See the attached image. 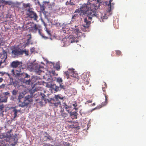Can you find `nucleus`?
Masks as SVG:
<instances>
[{
	"mask_svg": "<svg viewBox=\"0 0 146 146\" xmlns=\"http://www.w3.org/2000/svg\"><path fill=\"white\" fill-rule=\"evenodd\" d=\"M98 7L96 4L88 2L87 3H84L79 8L76 9V10L75 12L78 13L80 16L83 17L86 15L88 17V18H85L84 19V23L83 25V26L84 27L87 28H88L93 17H99V15L96 11Z\"/></svg>",
	"mask_w": 146,
	"mask_h": 146,
	"instance_id": "obj_1",
	"label": "nucleus"
},
{
	"mask_svg": "<svg viewBox=\"0 0 146 146\" xmlns=\"http://www.w3.org/2000/svg\"><path fill=\"white\" fill-rule=\"evenodd\" d=\"M64 98L63 97H61L58 95H55L54 98H51L50 100H48V102L50 103V106L56 108L59 106L61 105V102L59 99L63 100Z\"/></svg>",
	"mask_w": 146,
	"mask_h": 146,
	"instance_id": "obj_2",
	"label": "nucleus"
},
{
	"mask_svg": "<svg viewBox=\"0 0 146 146\" xmlns=\"http://www.w3.org/2000/svg\"><path fill=\"white\" fill-rule=\"evenodd\" d=\"M26 15L27 18L31 19L35 21H37L38 18V16L36 13L30 8L27 10Z\"/></svg>",
	"mask_w": 146,
	"mask_h": 146,
	"instance_id": "obj_3",
	"label": "nucleus"
},
{
	"mask_svg": "<svg viewBox=\"0 0 146 146\" xmlns=\"http://www.w3.org/2000/svg\"><path fill=\"white\" fill-rule=\"evenodd\" d=\"M23 63L21 62L18 60H15L12 62L10 64V66L13 68H16L19 67L20 69H23L22 67Z\"/></svg>",
	"mask_w": 146,
	"mask_h": 146,
	"instance_id": "obj_4",
	"label": "nucleus"
},
{
	"mask_svg": "<svg viewBox=\"0 0 146 146\" xmlns=\"http://www.w3.org/2000/svg\"><path fill=\"white\" fill-rule=\"evenodd\" d=\"M7 51L3 49L2 52L0 53V58L1 59L0 61V64L5 62L7 58Z\"/></svg>",
	"mask_w": 146,
	"mask_h": 146,
	"instance_id": "obj_5",
	"label": "nucleus"
},
{
	"mask_svg": "<svg viewBox=\"0 0 146 146\" xmlns=\"http://www.w3.org/2000/svg\"><path fill=\"white\" fill-rule=\"evenodd\" d=\"M11 75L16 78H19L23 76V73H21V69L19 70H16L15 71V70L13 69L11 71Z\"/></svg>",
	"mask_w": 146,
	"mask_h": 146,
	"instance_id": "obj_6",
	"label": "nucleus"
},
{
	"mask_svg": "<svg viewBox=\"0 0 146 146\" xmlns=\"http://www.w3.org/2000/svg\"><path fill=\"white\" fill-rule=\"evenodd\" d=\"M78 37L79 36H78L76 37L73 35H70L67 38H66V39L69 42L72 43L75 42H77L78 41Z\"/></svg>",
	"mask_w": 146,
	"mask_h": 146,
	"instance_id": "obj_7",
	"label": "nucleus"
},
{
	"mask_svg": "<svg viewBox=\"0 0 146 146\" xmlns=\"http://www.w3.org/2000/svg\"><path fill=\"white\" fill-rule=\"evenodd\" d=\"M33 68L34 71L38 74H40L42 72V69H43L42 66L37 64L34 65Z\"/></svg>",
	"mask_w": 146,
	"mask_h": 146,
	"instance_id": "obj_8",
	"label": "nucleus"
},
{
	"mask_svg": "<svg viewBox=\"0 0 146 146\" xmlns=\"http://www.w3.org/2000/svg\"><path fill=\"white\" fill-rule=\"evenodd\" d=\"M12 53L15 56L21 55V49L20 48L15 49L12 50Z\"/></svg>",
	"mask_w": 146,
	"mask_h": 146,
	"instance_id": "obj_9",
	"label": "nucleus"
},
{
	"mask_svg": "<svg viewBox=\"0 0 146 146\" xmlns=\"http://www.w3.org/2000/svg\"><path fill=\"white\" fill-rule=\"evenodd\" d=\"M75 27L76 28L74 29V31H75V32L77 33L76 34L77 35V36H78L79 37H80V36H82V33L81 32H80L79 31L78 28L77 27H76V26H75Z\"/></svg>",
	"mask_w": 146,
	"mask_h": 146,
	"instance_id": "obj_10",
	"label": "nucleus"
},
{
	"mask_svg": "<svg viewBox=\"0 0 146 146\" xmlns=\"http://www.w3.org/2000/svg\"><path fill=\"white\" fill-rule=\"evenodd\" d=\"M88 74L86 73H84L81 75V79L82 80V81L85 80L88 78L87 76Z\"/></svg>",
	"mask_w": 146,
	"mask_h": 146,
	"instance_id": "obj_11",
	"label": "nucleus"
},
{
	"mask_svg": "<svg viewBox=\"0 0 146 146\" xmlns=\"http://www.w3.org/2000/svg\"><path fill=\"white\" fill-rule=\"evenodd\" d=\"M105 96V102H102L101 104V107L102 106H104L106 105L108 103V96H107L106 94H104Z\"/></svg>",
	"mask_w": 146,
	"mask_h": 146,
	"instance_id": "obj_12",
	"label": "nucleus"
},
{
	"mask_svg": "<svg viewBox=\"0 0 146 146\" xmlns=\"http://www.w3.org/2000/svg\"><path fill=\"white\" fill-rule=\"evenodd\" d=\"M2 4L4 5L8 4L11 5V2L9 1H6L4 0H0V7Z\"/></svg>",
	"mask_w": 146,
	"mask_h": 146,
	"instance_id": "obj_13",
	"label": "nucleus"
},
{
	"mask_svg": "<svg viewBox=\"0 0 146 146\" xmlns=\"http://www.w3.org/2000/svg\"><path fill=\"white\" fill-rule=\"evenodd\" d=\"M20 103H21L19 104V106L22 107L27 106L29 104L28 103L25 102H21Z\"/></svg>",
	"mask_w": 146,
	"mask_h": 146,
	"instance_id": "obj_14",
	"label": "nucleus"
},
{
	"mask_svg": "<svg viewBox=\"0 0 146 146\" xmlns=\"http://www.w3.org/2000/svg\"><path fill=\"white\" fill-rule=\"evenodd\" d=\"M24 97V94L23 93H21L18 96V99L17 100L18 101V102H21V99L23 98Z\"/></svg>",
	"mask_w": 146,
	"mask_h": 146,
	"instance_id": "obj_15",
	"label": "nucleus"
},
{
	"mask_svg": "<svg viewBox=\"0 0 146 146\" xmlns=\"http://www.w3.org/2000/svg\"><path fill=\"white\" fill-rule=\"evenodd\" d=\"M63 104L64 107L65 108L66 111H67L68 113H69V111L67 109H68L71 108V106H68L65 103H64Z\"/></svg>",
	"mask_w": 146,
	"mask_h": 146,
	"instance_id": "obj_16",
	"label": "nucleus"
},
{
	"mask_svg": "<svg viewBox=\"0 0 146 146\" xmlns=\"http://www.w3.org/2000/svg\"><path fill=\"white\" fill-rule=\"evenodd\" d=\"M7 98L6 97H1L0 98V102H6Z\"/></svg>",
	"mask_w": 146,
	"mask_h": 146,
	"instance_id": "obj_17",
	"label": "nucleus"
},
{
	"mask_svg": "<svg viewBox=\"0 0 146 146\" xmlns=\"http://www.w3.org/2000/svg\"><path fill=\"white\" fill-rule=\"evenodd\" d=\"M54 68L57 70H59L60 69V63L59 62H57L54 66Z\"/></svg>",
	"mask_w": 146,
	"mask_h": 146,
	"instance_id": "obj_18",
	"label": "nucleus"
},
{
	"mask_svg": "<svg viewBox=\"0 0 146 146\" xmlns=\"http://www.w3.org/2000/svg\"><path fill=\"white\" fill-rule=\"evenodd\" d=\"M21 55H22L24 53L25 54L26 56H28L29 55V51L27 50L26 49L23 50L21 49Z\"/></svg>",
	"mask_w": 146,
	"mask_h": 146,
	"instance_id": "obj_19",
	"label": "nucleus"
},
{
	"mask_svg": "<svg viewBox=\"0 0 146 146\" xmlns=\"http://www.w3.org/2000/svg\"><path fill=\"white\" fill-rule=\"evenodd\" d=\"M38 30V32H39V34L41 36H42V37L43 38L45 39H48V37H47L46 36H45L43 33H41L40 29H39Z\"/></svg>",
	"mask_w": 146,
	"mask_h": 146,
	"instance_id": "obj_20",
	"label": "nucleus"
},
{
	"mask_svg": "<svg viewBox=\"0 0 146 146\" xmlns=\"http://www.w3.org/2000/svg\"><path fill=\"white\" fill-rule=\"evenodd\" d=\"M107 86L105 82H103L102 85V89L103 92L105 91L106 88H107Z\"/></svg>",
	"mask_w": 146,
	"mask_h": 146,
	"instance_id": "obj_21",
	"label": "nucleus"
},
{
	"mask_svg": "<svg viewBox=\"0 0 146 146\" xmlns=\"http://www.w3.org/2000/svg\"><path fill=\"white\" fill-rule=\"evenodd\" d=\"M27 36L28 37V38L27 40V44H28L31 41L30 40L31 38V35L30 34L28 35H27Z\"/></svg>",
	"mask_w": 146,
	"mask_h": 146,
	"instance_id": "obj_22",
	"label": "nucleus"
},
{
	"mask_svg": "<svg viewBox=\"0 0 146 146\" xmlns=\"http://www.w3.org/2000/svg\"><path fill=\"white\" fill-rule=\"evenodd\" d=\"M14 112L13 115H14V118L15 117L17 116V112L19 111L20 112L21 111L20 110H17V109H15L13 111Z\"/></svg>",
	"mask_w": 146,
	"mask_h": 146,
	"instance_id": "obj_23",
	"label": "nucleus"
},
{
	"mask_svg": "<svg viewBox=\"0 0 146 146\" xmlns=\"http://www.w3.org/2000/svg\"><path fill=\"white\" fill-rule=\"evenodd\" d=\"M23 6L25 8H27V7L29 8L30 5L29 3H27V4H25V3H23Z\"/></svg>",
	"mask_w": 146,
	"mask_h": 146,
	"instance_id": "obj_24",
	"label": "nucleus"
},
{
	"mask_svg": "<svg viewBox=\"0 0 146 146\" xmlns=\"http://www.w3.org/2000/svg\"><path fill=\"white\" fill-rule=\"evenodd\" d=\"M18 92L17 90L14 89L11 91V92L13 95L15 96L17 94Z\"/></svg>",
	"mask_w": 146,
	"mask_h": 146,
	"instance_id": "obj_25",
	"label": "nucleus"
},
{
	"mask_svg": "<svg viewBox=\"0 0 146 146\" xmlns=\"http://www.w3.org/2000/svg\"><path fill=\"white\" fill-rule=\"evenodd\" d=\"M61 90V88L60 86H56L55 87V89H54V91H55L56 92H58V91L60 90Z\"/></svg>",
	"mask_w": 146,
	"mask_h": 146,
	"instance_id": "obj_26",
	"label": "nucleus"
},
{
	"mask_svg": "<svg viewBox=\"0 0 146 146\" xmlns=\"http://www.w3.org/2000/svg\"><path fill=\"white\" fill-rule=\"evenodd\" d=\"M40 10L41 11H44L45 9V7L44 6V4H43L42 5L40 4Z\"/></svg>",
	"mask_w": 146,
	"mask_h": 146,
	"instance_id": "obj_27",
	"label": "nucleus"
},
{
	"mask_svg": "<svg viewBox=\"0 0 146 146\" xmlns=\"http://www.w3.org/2000/svg\"><path fill=\"white\" fill-rule=\"evenodd\" d=\"M57 81L60 84H61L62 82V80L61 78L59 77L57 78Z\"/></svg>",
	"mask_w": 146,
	"mask_h": 146,
	"instance_id": "obj_28",
	"label": "nucleus"
},
{
	"mask_svg": "<svg viewBox=\"0 0 146 146\" xmlns=\"http://www.w3.org/2000/svg\"><path fill=\"white\" fill-rule=\"evenodd\" d=\"M82 82L84 84L87 85L89 83V79H88L86 80L85 81L83 80L82 81Z\"/></svg>",
	"mask_w": 146,
	"mask_h": 146,
	"instance_id": "obj_29",
	"label": "nucleus"
},
{
	"mask_svg": "<svg viewBox=\"0 0 146 146\" xmlns=\"http://www.w3.org/2000/svg\"><path fill=\"white\" fill-rule=\"evenodd\" d=\"M62 146H70V144L66 142H63L62 143Z\"/></svg>",
	"mask_w": 146,
	"mask_h": 146,
	"instance_id": "obj_30",
	"label": "nucleus"
},
{
	"mask_svg": "<svg viewBox=\"0 0 146 146\" xmlns=\"http://www.w3.org/2000/svg\"><path fill=\"white\" fill-rule=\"evenodd\" d=\"M115 53L118 56H119L121 54V52L119 50H115Z\"/></svg>",
	"mask_w": 146,
	"mask_h": 146,
	"instance_id": "obj_31",
	"label": "nucleus"
},
{
	"mask_svg": "<svg viewBox=\"0 0 146 146\" xmlns=\"http://www.w3.org/2000/svg\"><path fill=\"white\" fill-rule=\"evenodd\" d=\"M61 116L64 117H66L68 116V114L62 112L61 113Z\"/></svg>",
	"mask_w": 146,
	"mask_h": 146,
	"instance_id": "obj_32",
	"label": "nucleus"
},
{
	"mask_svg": "<svg viewBox=\"0 0 146 146\" xmlns=\"http://www.w3.org/2000/svg\"><path fill=\"white\" fill-rule=\"evenodd\" d=\"M65 74L66 76V78L67 79H68L69 76V73L68 71H66L65 72Z\"/></svg>",
	"mask_w": 146,
	"mask_h": 146,
	"instance_id": "obj_33",
	"label": "nucleus"
},
{
	"mask_svg": "<svg viewBox=\"0 0 146 146\" xmlns=\"http://www.w3.org/2000/svg\"><path fill=\"white\" fill-rule=\"evenodd\" d=\"M23 76H25V78H28L30 77V76L27 73H23Z\"/></svg>",
	"mask_w": 146,
	"mask_h": 146,
	"instance_id": "obj_34",
	"label": "nucleus"
},
{
	"mask_svg": "<svg viewBox=\"0 0 146 146\" xmlns=\"http://www.w3.org/2000/svg\"><path fill=\"white\" fill-rule=\"evenodd\" d=\"M46 32L47 33L48 35L50 36H51V34L50 33V31H49L47 29H46Z\"/></svg>",
	"mask_w": 146,
	"mask_h": 146,
	"instance_id": "obj_35",
	"label": "nucleus"
},
{
	"mask_svg": "<svg viewBox=\"0 0 146 146\" xmlns=\"http://www.w3.org/2000/svg\"><path fill=\"white\" fill-rule=\"evenodd\" d=\"M33 28L36 31L38 29L37 26L36 24H35L33 26Z\"/></svg>",
	"mask_w": 146,
	"mask_h": 146,
	"instance_id": "obj_36",
	"label": "nucleus"
},
{
	"mask_svg": "<svg viewBox=\"0 0 146 146\" xmlns=\"http://www.w3.org/2000/svg\"><path fill=\"white\" fill-rule=\"evenodd\" d=\"M5 74H6L8 76H9V78L10 79H13V78L11 76V75L10 74H9V73H7V72H5Z\"/></svg>",
	"mask_w": 146,
	"mask_h": 146,
	"instance_id": "obj_37",
	"label": "nucleus"
},
{
	"mask_svg": "<svg viewBox=\"0 0 146 146\" xmlns=\"http://www.w3.org/2000/svg\"><path fill=\"white\" fill-rule=\"evenodd\" d=\"M71 128H76V129L77 127H76L74 125H70L69 126Z\"/></svg>",
	"mask_w": 146,
	"mask_h": 146,
	"instance_id": "obj_38",
	"label": "nucleus"
},
{
	"mask_svg": "<svg viewBox=\"0 0 146 146\" xmlns=\"http://www.w3.org/2000/svg\"><path fill=\"white\" fill-rule=\"evenodd\" d=\"M31 97V96L28 95V96H27L25 97V99L26 100H28L29 101H30V100H29V98Z\"/></svg>",
	"mask_w": 146,
	"mask_h": 146,
	"instance_id": "obj_39",
	"label": "nucleus"
},
{
	"mask_svg": "<svg viewBox=\"0 0 146 146\" xmlns=\"http://www.w3.org/2000/svg\"><path fill=\"white\" fill-rule=\"evenodd\" d=\"M60 86L61 88V90L62 89H65V87L63 85H62L61 84H60Z\"/></svg>",
	"mask_w": 146,
	"mask_h": 146,
	"instance_id": "obj_40",
	"label": "nucleus"
},
{
	"mask_svg": "<svg viewBox=\"0 0 146 146\" xmlns=\"http://www.w3.org/2000/svg\"><path fill=\"white\" fill-rule=\"evenodd\" d=\"M31 82V80H30V79H29V80H26V81H25V83H26V84H30V83Z\"/></svg>",
	"mask_w": 146,
	"mask_h": 146,
	"instance_id": "obj_41",
	"label": "nucleus"
},
{
	"mask_svg": "<svg viewBox=\"0 0 146 146\" xmlns=\"http://www.w3.org/2000/svg\"><path fill=\"white\" fill-rule=\"evenodd\" d=\"M109 6L110 8L108 9L107 12L110 13L111 11V5H109Z\"/></svg>",
	"mask_w": 146,
	"mask_h": 146,
	"instance_id": "obj_42",
	"label": "nucleus"
},
{
	"mask_svg": "<svg viewBox=\"0 0 146 146\" xmlns=\"http://www.w3.org/2000/svg\"><path fill=\"white\" fill-rule=\"evenodd\" d=\"M69 3V4L70 5H74V3L73 2H72L71 1V0H70V2Z\"/></svg>",
	"mask_w": 146,
	"mask_h": 146,
	"instance_id": "obj_43",
	"label": "nucleus"
},
{
	"mask_svg": "<svg viewBox=\"0 0 146 146\" xmlns=\"http://www.w3.org/2000/svg\"><path fill=\"white\" fill-rule=\"evenodd\" d=\"M69 71H70V72L73 74L74 73V70L73 69H70L69 70Z\"/></svg>",
	"mask_w": 146,
	"mask_h": 146,
	"instance_id": "obj_44",
	"label": "nucleus"
},
{
	"mask_svg": "<svg viewBox=\"0 0 146 146\" xmlns=\"http://www.w3.org/2000/svg\"><path fill=\"white\" fill-rule=\"evenodd\" d=\"M92 100H88L87 101H86V103L88 104V103H92Z\"/></svg>",
	"mask_w": 146,
	"mask_h": 146,
	"instance_id": "obj_45",
	"label": "nucleus"
},
{
	"mask_svg": "<svg viewBox=\"0 0 146 146\" xmlns=\"http://www.w3.org/2000/svg\"><path fill=\"white\" fill-rule=\"evenodd\" d=\"M72 105L74 107H76L77 106V104L75 102L74 104H72Z\"/></svg>",
	"mask_w": 146,
	"mask_h": 146,
	"instance_id": "obj_46",
	"label": "nucleus"
},
{
	"mask_svg": "<svg viewBox=\"0 0 146 146\" xmlns=\"http://www.w3.org/2000/svg\"><path fill=\"white\" fill-rule=\"evenodd\" d=\"M77 16H78V15L77 14H74V15H73L72 16V19H74V18L75 17H76Z\"/></svg>",
	"mask_w": 146,
	"mask_h": 146,
	"instance_id": "obj_47",
	"label": "nucleus"
},
{
	"mask_svg": "<svg viewBox=\"0 0 146 146\" xmlns=\"http://www.w3.org/2000/svg\"><path fill=\"white\" fill-rule=\"evenodd\" d=\"M113 0H110L109 1V3L108 4V6L109 5H111V2Z\"/></svg>",
	"mask_w": 146,
	"mask_h": 146,
	"instance_id": "obj_48",
	"label": "nucleus"
},
{
	"mask_svg": "<svg viewBox=\"0 0 146 146\" xmlns=\"http://www.w3.org/2000/svg\"><path fill=\"white\" fill-rule=\"evenodd\" d=\"M3 107L1 106H0V111H1L3 110Z\"/></svg>",
	"mask_w": 146,
	"mask_h": 146,
	"instance_id": "obj_49",
	"label": "nucleus"
},
{
	"mask_svg": "<svg viewBox=\"0 0 146 146\" xmlns=\"http://www.w3.org/2000/svg\"><path fill=\"white\" fill-rule=\"evenodd\" d=\"M3 80V79L2 78H0V83Z\"/></svg>",
	"mask_w": 146,
	"mask_h": 146,
	"instance_id": "obj_50",
	"label": "nucleus"
},
{
	"mask_svg": "<svg viewBox=\"0 0 146 146\" xmlns=\"http://www.w3.org/2000/svg\"><path fill=\"white\" fill-rule=\"evenodd\" d=\"M10 94L8 92H7L5 93V94L6 95H7L9 94Z\"/></svg>",
	"mask_w": 146,
	"mask_h": 146,
	"instance_id": "obj_51",
	"label": "nucleus"
},
{
	"mask_svg": "<svg viewBox=\"0 0 146 146\" xmlns=\"http://www.w3.org/2000/svg\"><path fill=\"white\" fill-rule=\"evenodd\" d=\"M69 4V3L68 2V1H67V2H66V5H68Z\"/></svg>",
	"mask_w": 146,
	"mask_h": 146,
	"instance_id": "obj_52",
	"label": "nucleus"
},
{
	"mask_svg": "<svg viewBox=\"0 0 146 146\" xmlns=\"http://www.w3.org/2000/svg\"><path fill=\"white\" fill-rule=\"evenodd\" d=\"M82 89L83 90H85V87L84 86H82Z\"/></svg>",
	"mask_w": 146,
	"mask_h": 146,
	"instance_id": "obj_53",
	"label": "nucleus"
},
{
	"mask_svg": "<svg viewBox=\"0 0 146 146\" xmlns=\"http://www.w3.org/2000/svg\"><path fill=\"white\" fill-rule=\"evenodd\" d=\"M101 0H97V2L98 3H100L101 2Z\"/></svg>",
	"mask_w": 146,
	"mask_h": 146,
	"instance_id": "obj_54",
	"label": "nucleus"
},
{
	"mask_svg": "<svg viewBox=\"0 0 146 146\" xmlns=\"http://www.w3.org/2000/svg\"><path fill=\"white\" fill-rule=\"evenodd\" d=\"M48 146V144H45V145L44 146Z\"/></svg>",
	"mask_w": 146,
	"mask_h": 146,
	"instance_id": "obj_55",
	"label": "nucleus"
},
{
	"mask_svg": "<svg viewBox=\"0 0 146 146\" xmlns=\"http://www.w3.org/2000/svg\"><path fill=\"white\" fill-rule=\"evenodd\" d=\"M64 111V110L63 109L62 110H61V111H60V112L62 113V112H63Z\"/></svg>",
	"mask_w": 146,
	"mask_h": 146,
	"instance_id": "obj_56",
	"label": "nucleus"
},
{
	"mask_svg": "<svg viewBox=\"0 0 146 146\" xmlns=\"http://www.w3.org/2000/svg\"><path fill=\"white\" fill-rule=\"evenodd\" d=\"M74 109L76 110H77L78 109V108H75H75H74Z\"/></svg>",
	"mask_w": 146,
	"mask_h": 146,
	"instance_id": "obj_57",
	"label": "nucleus"
},
{
	"mask_svg": "<svg viewBox=\"0 0 146 146\" xmlns=\"http://www.w3.org/2000/svg\"><path fill=\"white\" fill-rule=\"evenodd\" d=\"M92 105L93 106H94V105H95V103H93L92 104Z\"/></svg>",
	"mask_w": 146,
	"mask_h": 146,
	"instance_id": "obj_58",
	"label": "nucleus"
},
{
	"mask_svg": "<svg viewBox=\"0 0 146 146\" xmlns=\"http://www.w3.org/2000/svg\"><path fill=\"white\" fill-rule=\"evenodd\" d=\"M96 108H94V109H92V110H95V109H96Z\"/></svg>",
	"mask_w": 146,
	"mask_h": 146,
	"instance_id": "obj_59",
	"label": "nucleus"
},
{
	"mask_svg": "<svg viewBox=\"0 0 146 146\" xmlns=\"http://www.w3.org/2000/svg\"><path fill=\"white\" fill-rule=\"evenodd\" d=\"M1 42L0 41V45H1Z\"/></svg>",
	"mask_w": 146,
	"mask_h": 146,
	"instance_id": "obj_60",
	"label": "nucleus"
},
{
	"mask_svg": "<svg viewBox=\"0 0 146 146\" xmlns=\"http://www.w3.org/2000/svg\"><path fill=\"white\" fill-rule=\"evenodd\" d=\"M47 138H48V139L49 138H48V137H47Z\"/></svg>",
	"mask_w": 146,
	"mask_h": 146,
	"instance_id": "obj_61",
	"label": "nucleus"
},
{
	"mask_svg": "<svg viewBox=\"0 0 146 146\" xmlns=\"http://www.w3.org/2000/svg\"><path fill=\"white\" fill-rule=\"evenodd\" d=\"M50 38V39H51V38Z\"/></svg>",
	"mask_w": 146,
	"mask_h": 146,
	"instance_id": "obj_62",
	"label": "nucleus"
}]
</instances>
